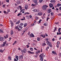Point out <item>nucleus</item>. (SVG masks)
I'll list each match as a JSON object with an SVG mask.
<instances>
[{
    "instance_id": "nucleus-13",
    "label": "nucleus",
    "mask_w": 61,
    "mask_h": 61,
    "mask_svg": "<svg viewBox=\"0 0 61 61\" xmlns=\"http://www.w3.org/2000/svg\"><path fill=\"white\" fill-rule=\"evenodd\" d=\"M41 37H43V38H45V37H46V35L45 34H41Z\"/></svg>"
},
{
    "instance_id": "nucleus-22",
    "label": "nucleus",
    "mask_w": 61,
    "mask_h": 61,
    "mask_svg": "<svg viewBox=\"0 0 61 61\" xmlns=\"http://www.w3.org/2000/svg\"><path fill=\"white\" fill-rule=\"evenodd\" d=\"M41 56H42L43 57H45V55H43V54H42L40 55Z\"/></svg>"
},
{
    "instance_id": "nucleus-50",
    "label": "nucleus",
    "mask_w": 61,
    "mask_h": 61,
    "mask_svg": "<svg viewBox=\"0 0 61 61\" xmlns=\"http://www.w3.org/2000/svg\"><path fill=\"white\" fill-rule=\"evenodd\" d=\"M34 3H35V4L36 5H38L37 2V1Z\"/></svg>"
},
{
    "instance_id": "nucleus-45",
    "label": "nucleus",
    "mask_w": 61,
    "mask_h": 61,
    "mask_svg": "<svg viewBox=\"0 0 61 61\" xmlns=\"http://www.w3.org/2000/svg\"><path fill=\"white\" fill-rule=\"evenodd\" d=\"M36 0H33V1L34 3H35V2H36L37 1Z\"/></svg>"
},
{
    "instance_id": "nucleus-33",
    "label": "nucleus",
    "mask_w": 61,
    "mask_h": 61,
    "mask_svg": "<svg viewBox=\"0 0 61 61\" xmlns=\"http://www.w3.org/2000/svg\"><path fill=\"white\" fill-rule=\"evenodd\" d=\"M27 24L26 23H25L24 24V27H26V26H27Z\"/></svg>"
},
{
    "instance_id": "nucleus-3",
    "label": "nucleus",
    "mask_w": 61,
    "mask_h": 61,
    "mask_svg": "<svg viewBox=\"0 0 61 61\" xmlns=\"http://www.w3.org/2000/svg\"><path fill=\"white\" fill-rule=\"evenodd\" d=\"M7 41H5V42H3V44H2L1 45V47H4V46H5V44L6 43Z\"/></svg>"
},
{
    "instance_id": "nucleus-20",
    "label": "nucleus",
    "mask_w": 61,
    "mask_h": 61,
    "mask_svg": "<svg viewBox=\"0 0 61 61\" xmlns=\"http://www.w3.org/2000/svg\"><path fill=\"white\" fill-rule=\"evenodd\" d=\"M23 52L24 53H25L26 52V50L25 49H24L23 50Z\"/></svg>"
},
{
    "instance_id": "nucleus-53",
    "label": "nucleus",
    "mask_w": 61,
    "mask_h": 61,
    "mask_svg": "<svg viewBox=\"0 0 61 61\" xmlns=\"http://www.w3.org/2000/svg\"><path fill=\"white\" fill-rule=\"evenodd\" d=\"M54 54L55 55H56V56H57V53H56V51H55V52Z\"/></svg>"
},
{
    "instance_id": "nucleus-31",
    "label": "nucleus",
    "mask_w": 61,
    "mask_h": 61,
    "mask_svg": "<svg viewBox=\"0 0 61 61\" xmlns=\"http://www.w3.org/2000/svg\"><path fill=\"white\" fill-rule=\"evenodd\" d=\"M8 60H12V59H11V57H9L8 58Z\"/></svg>"
},
{
    "instance_id": "nucleus-61",
    "label": "nucleus",
    "mask_w": 61,
    "mask_h": 61,
    "mask_svg": "<svg viewBox=\"0 0 61 61\" xmlns=\"http://www.w3.org/2000/svg\"><path fill=\"white\" fill-rule=\"evenodd\" d=\"M59 56H61V53H59Z\"/></svg>"
},
{
    "instance_id": "nucleus-29",
    "label": "nucleus",
    "mask_w": 61,
    "mask_h": 61,
    "mask_svg": "<svg viewBox=\"0 0 61 61\" xmlns=\"http://www.w3.org/2000/svg\"><path fill=\"white\" fill-rule=\"evenodd\" d=\"M44 0H39V2L40 3H41L42 2V1H43Z\"/></svg>"
},
{
    "instance_id": "nucleus-6",
    "label": "nucleus",
    "mask_w": 61,
    "mask_h": 61,
    "mask_svg": "<svg viewBox=\"0 0 61 61\" xmlns=\"http://www.w3.org/2000/svg\"><path fill=\"white\" fill-rule=\"evenodd\" d=\"M15 27V29H16L17 30H18L19 31H21V30L19 28V27H18V26H16V27Z\"/></svg>"
},
{
    "instance_id": "nucleus-64",
    "label": "nucleus",
    "mask_w": 61,
    "mask_h": 61,
    "mask_svg": "<svg viewBox=\"0 0 61 61\" xmlns=\"http://www.w3.org/2000/svg\"><path fill=\"white\" fill-rule=\"evenodd\" d=\"M14 61H17V60L15 58L14 59Z\"/></svg>"
},
{
    "instance_id": "nucleus-25",
    "label": "nucleus",
    "mask_w": 61,
    "mask_h": 61,
    "mask_svg": "<svg viewBox=\"0 0 61 61\" xmlns=\"http://www.w3.org/2000/svg\"><path fill=\"white\" fill-rule=\"evenodd\" d=\"M42 46H46V44L45 43H44L42 44Z\"/></svg>"
},
{
    "instance_id": "nucleus-55",
    "label": "nucleus",
    "mask_w": 61,
    "mask_h": 61,
    "mask_svg": "<svg viewBox=\"0 0 61 61\" xmlns=\"http://www.w3.org/2000/svg\"><path fill=\"white\" fill-rule=\"evenodd\" d=\"M15 58L17 59V58H18V56H15Z\"/></svg>"
},
{
    "instance_id": "nucleus-35",
    "label": "nucleus",
    "mask_w": 61,
    "mask_h": 61,
    "mask_svg": "<svg viewBox=\"0 0 61 61\" xmlns=\"http://www.w3.org/2000/svg\"><path fill=\"white\" fill-rule=\"evenodd\" d=\"M19 7L20 10H22V6H19Z\"/></svg>"
},
{
    "instance_id": "nucleus-63",
    "label": "nucleus",
    "mask_w": 61,
    "mask_h": 61,
    "mask_svg": "<svg viewBox=\"0 0 61 61\" xmlns=\"http://www.w3.org/2000/svg\"><path fill=\"white\" fill-rule=\"evenodd\" d=\"M59 10L60 11H61V7H60L59 8Z\"/></svg>"
},
{
    "instance_id": "nucleus-43",
    "label": "nucleus",
    "mask_w": 61,
    "mask_h": 61,
    "mask_svg": "<svg viewBox=\"0 0 61 61\" xmlns=\"http://www.w3.org/2000/svg\"><path fill=\"white\" fill-rule=\"evenodd\" d=\"M20 25H21V26H22V25H24V24L22 23H21L20 24Z\"/></svg>"
},
{
    "instance_id": "nucleus-51",
    "label": "nucleus",
    "mask_w": 61,
    "mask_h": 61,
    "mask_svg": "<svg viewBox=\"0 0 61 61\" xmlns=\"http://www.w3.org/2000/svg\"><path fill=\"white\" fill-rule=\"evenodd\" d=\"M10 11V10L9 9H8L7 11L8 13H9Z\"/></svg>"
},
{
    "instance_id": "nucleus-15",
    "label": "nucleus",
    "mask_w": 61,
    "mask_h": 61,
    "mask_svg": "<svg viewBox=\"0 0 61 61\" xmlns=\"http://www.w3.org/2000/svg\"><path fill=\"white\" fill-rule=\"evenodd\" d=\"M50 2L51 3H56V1L55 0H51L50 1Z\"/></svg>"
},
{
    "instance_id": "nucleus-5",
    "label": "nucleus",
    "mask_w": 61,
    "mask_h": 61,
    "mask_svg": "<svg viewBox=\"0 0 61 61\" xmlns=\"http://www.w3.org/2000/svg\"><path fill=\"white\" fill-rule=\"evenodd\" d=\"M40 57V60L41 61H43V58L42 56H41L40 55L39 56Z\"/></svg>"
},
{
    "instance_id": "nucleus-1",
    "label": "nucleus",
    "mask_w": 61,
    "mask_h": 61,
    "mask_svg": "<svg viewBox=\"0 0 61 61\" xmlns=\"http://www.w3.org/2000/svg\"><path fill=\"white\" fill-rule=\"evenodd\" d=\"M48 7V6L46 5H44L42 7V9L44 11H45L47 7Z\"/></svg>"
},
{
    "instance_id": "nucleus-7",
    "label": "nucleus",
    "mask_w": 61,
    "mask_h": 61,
    "mask_svg": "<svg viewBox=\"0 0 61 61\" xmlns=\"http://www.w3.org/2000/svg\"><path fill=\"white\" fill-rule=\"evenodd\" d=\"M60 6H61V4L60 3H58L57 5H56L55 6V7H59Z\"/></svg>"
},
{
    "instance_id": "nucleus-21",
    "label": "nucleus",
    "mask_w": 61,
    "mask_h": 61,
    "mask_svg": "<svg viewBox=\"0 0 61 61\" xmlns=\"http://www.w3.org/2000/svg\"><path fill=\"white\" fill-rule=\"evenodd\" d=\"M41 21H42V20L40 19L39 21L37 22V23L38 24H40Z\"/></svg>"
},
{
    "instance_id": "nucleus-24",
    "label": "nucleus",
    "mask_w": 61,
    "mask_h": 61,
    "mask_svg": "<svg viewBox=\"0 0 61 61\" xmlns=\"http://www.w3.org/2000/svg\"><path fill=\"white\" fill-rule=\"evenodd\" d=\"M37 39L38 41H39L41 40V39H40V38L39 37H38L37 38Z\"/></svg>"
},
{
    "instance_id": "nucleus-52",
    "label": "nucleus",
    "mask_w": 61,
    "mask_h": 61,
    "mask_svg": "<svg viewBox=\"0 0 61 61\" xmlns=\"http://www.w3.org/2000/svg\"><path fill=\"white\" fill-rule=\"evenodd\" d=\"M49 18L48 17H47V19H46V21H48V19H49Z\"/></svg>"
},
{
    "instance_id": "nucleus-57",
    "label": "nucleus",
    "mask_w": 61,
    "mask_h": 61,
    "mask_svg": "<svg viewBox=\"0 0 61 61\" xmlns=\"http://www.w3.org/2000/svg\"><path fill=\"white\" fill-rule=\"evenodd\" d=\"M9 0H6V2H7V3H9Z\"/></svg>"
},
{
    "instance_id": "nucleus-14",
    "label": "nucleus",
    "mask_w": 61,
    "mask_h": 61,
    "mask_svg": "<svg viewBox=\"0 0 61 61\" xmlns=\"http://www.w3.org/2000/svg\"><path fill=\"white\" fill-rule=\"evenodd\" d=\"M4 37L5 39H6L8 37V35L7 34L5 36H4Z\"/></svg>"
},
{
    "instance_id": "nucleus-8",
    "label": "nucleus",
    "mask_w": 61,
    "mask_h": 61,
    "mask_svg": "<svg viewBox=\"0 0 61 61\" xmlns=\"http://www.w3.org/2000/svg\"><path fill=\"white\" fill-rule=\"evenodd\" d=\"M40 51L39 50H38L37 51H36V52H35V54H36L37 55V54H38L39 53H40Z\"/></svg>"
},
{
    "instance_id": "nucleus-40",
    "label": "nucleus",
    "mask_w": 61,
    "mask_h": 61,
    "mask_svg": "<svg viewBox=\"0 0 61 61\" xmlns=\"http://www.w3.org/2000/svg\"><path fill=\"white\" fill-rule=\"evenodd\" d=\"M22 14H21V13H19L17 15V16H19L20 15H22Z\"/></svg>"
},
{
    "instance_id": "nucleus-41",
    "label": "nucleus",
    "mask_w": 61,
    "mask_h": 61,
    "mask_svg": "<svg viewBox=\"0 0 61 61\" xmlns=\"http://www.w3.org/2000/svg\"><path fill=\"white\" fill-rule=\"evenodd\" d=\"M54 13L52 12H51V15H54Z\"/></svg>"
},
{
    "instance_id": "nucleus-58",
    "label": "nucleus",
    "mask_w": 61,
    "mask_h": 61,
    "mask_svg": "<svg viewBox=\"0 0 61 61\" xmlns=\"http://www.w3.org/2000/svg\"><path fill=\"white\" fill-rule=\"evenodd\" d=\"M44 25L45 26H47V24H46V23H44Z\"/></svg>"
},
{
    "instance_id": "nucleus-4",
    "label": "nucleus",
    "mask_w": 61,
    "mask_h": 61,
    "mask_svg": "<svg viewBox=\"0 0 61 61\" xmlns=\"http://www.w3.org/2000/svg\"><path fill=\"white\" fill-rule=\"evenodd\" d=\"M29 36L31 37H35L34 35L32 33H31V34Z\"/></svg>"
},
{
    "instance_id": "nucleus-26",
    "label": "nucleus",
    "mask_w": 61,
    "mask_h": 61,
    "mask_svg": "<svg viewBox=\"0 0 61 61\" xmlns=\"http://www.w3.org/2000/svg\"><path fill=\"white\" fill-rule=\"evenodd\" d=\"M20 20H22V21L24 20H25V17H23V19H20Z\"/></svg>"
},
{
    "instance_id": "nucleus-23",
    "label": "nucleus",
    "mask_w": 61,
    "mask_h": 61,
    "mask_svg": "<svg viewBox=\"0 0 61 61\" xmlns=\"http://www.w3.org/2000/svg\"><path fill=\"white\" fill-rule=\"evenodd\" d=\"M5 50V49L3 50L2 49H1L0 50V52H1V53H3L4 51Z\"/></svg>"
},
{
    "instance_id": "nucleus-11",
    "label": "nucleus",
    "mask_w": 61,
    "mask_h": 61,
    "mask_svg": "<svg viewBox=\"0 0 61 61\" xmlns=\"http://www.w3.org/2000/svg\"><path fill=\"white\" fill-rule=\"evenodd\" d=\"M49 6L50 8L53 7V5L52 3H50L49 4Z\"/></svg>"
},
{
    "instance_id": "nucleus-47",
    "label": "nucleus",
    "mask_w": 61,
    "mask_h": 61,
    "mask_svg": "<svg viewBox=\"0 0 61 61\" xmlns=\"http://www.w3.org/2000/svg\"><path fill=\"white\" fill-rule=\"evenodd\" d=\"M38 18H39L38 17L36 16V17L35 19H36V20H38Z\"/></svg>"
},
{
    "instance_id": "nucleus-39",
    "label": "nucleus",
    "mask_w": 61,
    "mask_h": 61,
    "mask_svg": "<svg viewBox=\"0 0 61 61\" xmlns=\"http://www.w3.org/2000/svg\"><path fill=\"white\" fill-rule=\"evenodd\" d=\"M17 41H15V42L13 44V45H15V44L16 43Z\"/></svg>"
},
{
    "instance_id": "nucleus-36",
    "label": "nucleus",
    "mask_w": 61,
    "mask_h": 61,
    "mask_svg": "<svg viewBox=\"0 0 61 61\" xmlns=\"http://www.w3.org/2000/svg\"><path fill=\"white\" fill-rule=\"evenodd\" d=\"M30 49L31 51H33V49L32 47H30Z\"/></svg>"
},
{
    "instance_id": "nucleus-62",
    "label": "nucleus",
    "mask_w": 61,
    "mask_h": 61,
    "mask_svg": "<svg viewBox=\"0 0 61 61\" xmlns=\"http://www.w3.org/2000/svg\"><path fill=\"white\" fill-rule=\"evenodd\" d=\"M3 13H4L5 14H6V11H3Z\"/></svg>"
},
{
    "instance_id": "nucleus-48",
    "label": "nucleus",
    "mask_w": 61,
    "mask_h": 61,
    "mask_svg": "<svg viewBox=\"0 0 61 61\" xmlns=\"http://www.w3.org/2000/svg\"><path fill=\"white\" fill-rule=\"evenodd\" d=\"M35 25L34 23H33L31 25V26H34Z\"/></svg>"
},
{
    "instance_id": "nucleus-12",
    "label": "nucleus",
    "mask_w": 61,
    "mask_h": 61,
    "mask_svg": "<svg viewBox=\"0 0 61 61\" xmlns=\"http://www.w3.org/2000/svg\"><path fill=\"white\" fill-rule=\"evenodd\" d=\"M5 40V38L4 37H1L0 38V41H4Z\"/></svg>"
},
{
    "instance_id": "nucleus-59",
    "label": "nucleus",
    "mask_w": 61,
    "mask_h": 61,
    "mask_svg": "<svg viewBox=\"0 0 61 61\" xmlns=\"http://www.w3.org/2000/svg\"><path fill=\"white\" fill-rule=\"evenodd\" d=\"M33 11H34V12H36V9H34V10H33Z\"/></svg>"
},
{
    "instance_id": "nucleus-56",
    "label": "nucleus",
    "mask_w": 61,
    "mask_h": 61,
    "mask_svg": "<svg viewBox=\"0 0 61 61\" xmlns=\"http://www.w3.org/2000/svg\"><path fill=\"white\" fill-rule=\"evenodd\" d=\"M26 30L25 29L24 30L23 32V33H25V32Z\"/></svg>"
},
{
    "instance_id": "nucleus-30",
    "label": "nucleus",
    "mask_w": 61,
    "mask_h": 61,
    "mask_svg": "<svg viewBox=\"0 0 61 61\" xmlns=\"http://www.w3.org/2000/svg\"><path fill=\"white\" fill-rule=\"evenodd\" d=\"M20 20H19L17 22H16V24H19V23H20Z\"/></svg>"
},
{
    "instance_id": "nucleus-34",
    "label": "nucleus",
    "mask_w": 61,
    "mask_h": 61,
    "mask_svg": "<svg viewBox=\"0 0 61 61\" xmlns=\"http://www.w3.org/2000/svg\"><path fill=\"white\" fill-rule=\"evenodd\" d=\"M58 31H59V32H60V31H61V28H59L58 29Z\"/></svg>"
},
{
    "instance_id": "nucleus-9",
    "label": "nucleus",
    "mask_w": 61,
    "mask_h": 61,
    "mask_svg": "<svg viewBox=\"0 0 61 61\" xmlns=\"http://www.w3.org/2000/svg\"><path fill=\"white\" fill-rule=\"evenodd\" d=\"M27 52L29 54H34V52H32L29 51H28Z\"/></svg>"
},
{
    "instance_id": "nucleus-54",
    "label": "nucleus",
    "mask_w": 61,
    "mask_h": 61,
    "mask_svg": "<svg viewBox=\"0 0 61 61\" xmlns=\"http://www.w3.org/2000/svg\"><path fill=\"white\" fill-rule=\"evenodd\" d=\"M46 41H46V43H47V42H49V41H48V38H46Z\"/></svg>"
},
{
    "instance_id": "nucleus-2",
    "label": "nucleus",
    "mask_w": 61,
    "mask_h": 61,
    "mask_svg": "<svg viewBox=\"0 0 61 61\" xmlns=\"http://www.w3.org/2000/svg\"><path fill=\"white\" fill-rule=\"evenodd\" d=\"M47 44L48 46H49L51 47H52V44H51V42L50 41H47Z\"/></svg>"
},
{
    "instance_id": "nucleus-32",
    "label": "nucleus",
    "mask_w": 61,
    "mask_h": 61,
    "mask_svg": "<svg viewBox=\"0 0 61 61\" xmlns=\"http://www.w3.org/2000/svg\"><path fill=\"white\" fill-rule=\"evenodd\" d=\"M31 6H36V5L35 4H32L31 5Z\"/></svg>"
},
{
    "instance_id": "nucleus-44",
    "label": "nucleus",
    "mask_w": 61,
    "mask_h": 61,
    "mask_svg": "<svg viewBox=\"0 0 61 61\" xmlns=\"http://www.w3.org/2000/svg\"><path fill=\"white\" fill-rule=\"evenodd\" d=\"M41 29H44V27H43V26H41Z\"/></svg>"
},
{
    "instance_id": "nucleus-42",
    "label": "nucleus",
    "mask_w": 61,
    "mask_h": 61,
    "mask_svg": "<svg viewBox=\"0 0 61 61\" xmlns=\"http://www.w3.org/2000/svg\"><path fill=\"white\" fill-rule=\"evenodd\" d=\"M48 11H51V9H48Z\"/></svg>"
},
{
    "instance_id": "nucleus-28",
    "label": "nucleus",
    "mask_w": 61,
    "mask_h": 61,
    "mask_svg": "<svg viewBox=\"0 0 61 61\" xmlns=\"http://www.w3.org/2000/svg\"><path fill=\"white\" fill-rule=\"evenodd\" d=\"M28 14H29V13L27 12H25L24 15H28Z\"/></svg>"
},
{
    "instance_id": "nucleus-19",
    "label": "nucleus",
    "mask_w": 61,
    "mask_h": 61,
    "mask_svg": "<svg viewBox=\"0 0 61 61\" xmlns=\"http://www.w3.org/2000/svg\"><path fill=\"white\" fill-rule=\"evenodd\" d=\"M14 33V31H13V30H11L10 31V34L11 35H12Z\"/></svg>"
},
{
    "instance_id": "nucleus-49",
    "label": "nucleus",
    "mask_w": 61,
    "mask_h": 61,
    "mask_svg": "<svg viewBox=\"0 0 61 61\" xmlns=\"http://www.w3.org/2000/svg\"><path fill=\"white\" fill-rule=\"evenodd\" d=\"M17 3H18V4H20V2L19 1H17Z\"/></svg>"
},
{
    "instance_id": "nucleus-38",
    "label": "nucleus",
    "mask_w": 61,
    "mask_h": 61,
    "mask_svg": "<svg viewBox=\"0 0 61 61\" xmlns=\"http://www.w3.org/2000/svg\"><path fill=\"white\" fill-rule=\"evenodd\" d=\"M56 28H55V29L54 30L53 32H55L56 31Z\"/></svg>"
},
{
    "instance_id": "nucleus-10",
    "label": "nucleus",
    "mask_w": 61,
    "mask_h": 61,
    "mask_svg": "<svg viewBox=\"0 0 61 61\" xmlns=\"http://www.w3.org/2000/svg\"><path fill=\"white\" fill-rule=\"evenodd\" d=\"M42 12H40L38 13L37 14V15H40L41 16L42 15Z\"/></svg>"
},
{
    "instance_id": "nucleus-18",
    "label": "nucleus",
    "mask_w": 61,
    "mask_h": 61,
    "mask_svg": "<svg viewBox=\"0 0 61 61\" xmlns=\"http://www.w3.org/2000/svg\"><path fill=\"white\" fill-rule=\"evenodd\" d=\"M28 5L27 4L25 6V9L27 10V8H28Z\"/></svg>"
},
{
    "instance_id": "nucleus-16",
    "label": "nucleus",
    "mask_w": 61,
    "mask_h": 61,
    "mask_svg": "<svg viewBox=\"0 0 61 61\" xmlns=\"http://www.w3.org/2000/svg\"><path fill=\"white\" fill-rule=\"evenodd\" d=\"M4 33V30L2 29H0V33Z\"/></svg>"
},
{
    "instance_id": "nucleus-17",
    "label": "nucleus",
    "mask_w": 61,
    "mask_h": 61,
    "mask_svg": "<svg viewBox=\"0 0 61 61\" xmlns=\"http://www.w3.org/2000/svg\"><path fill=\"white\" fill-rule=\"evenodd\" d=\"M19 58L20 59H23V55H20L19 56Z\"/></svg>"
},
{
    "instance_id": "nucleus-46",
    "label": "nucleus",
    "mask_w": 61,
    "mask_h": 61,
    "mask_svg": "<svg viewBox=\"0 0 61 61\" xmlns=\"http://www.w3.org/2000/svg\"><path fill=\"white\" fill-rule=\"evenodd\" d=\"M5 4L3 5L2 6L3 8H4V7H5Z\"/></svg>"
},
{
    "instance_id": "nucleus-27",
    "label": "nucleus",
    "mask_w": 61,
    "mask_h": 61,
    "mask_svg": "<svg viewBox=\"0 0 61 61\" xmlns=\"http://www.w3.org/2000/svg\"><path fill=\"white\" fill-rule=\"evenodd\" d=\"M49 46H47V47L46 48V50L47 51H48V49H49Z\"/></svg>"
},
{
    "instance_id": "nucleus-60",
    "label": "nucleus",
    "mask_w": 61,
    "mask_h": 61,
    "mask_svg": "<svg viewBox=\"0 0 61 61\" xmlns=\"http://www.w3.org/2000/svg\"><path fill=\"white\" fill-rule=\"evenodd\" d=\"M56 51H52V54H54L55 53V52Z\"/></svg>"
},
{
    "instance_id": "nucleus-37",
    "label": "nucleus",
    "mask_w": 61,
    "mask_h": 61,
    "mask_svg": "<svg viewBox=\"0 0 61 61\" xmlns=\"http://www.w3.org/2000/svg\"><path fill=\"white\" fill-rule=\"evenodd\" d=\"M19 27L20 28V29H22L23 28V27L22 26H19Z\"/></svg>"
}]
</instances>
